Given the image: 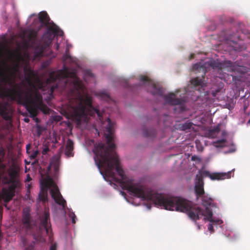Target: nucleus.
Here are the masks:
<instances>
[{"mask_svg":"<svg viewBox=\"0 0 250 250\" xmlns=\"http://www.w3.org/2000/svg\"><path fill=\"white\" fill-rule=\"evenodd\" d=\"M213 96H215V95L214 93H212Z\"/></svg>","mask_w":250,"mask_h":250,"instance_id":"44","label":"nucleus"},{"mask_svg":"<svg viewBox=\"0 0 250 250\" xmlns=\"http://www.w3.org/2000/svg\"><path fill=\"white\" fill-rule=\"evenodd\" d=\"M240 31L236 28L233 27L230 30L224 31L221 33L220 40L225 41L227 43L230 44L229 47H233L231 44H237L239 41H241V36L239 34Z\"/></svg>","mask_w":250,"mask_h":250,"instance_id":"7","label":"nucleus"},{"mask_svg":"<svg viewBox=\"0 0 250 250\" xmlns=\"http://www.w3.org/2000/svg\"><path fill=\"white\" fill-rule=\"evenodd\" d=\"M191 159L192 161H195L196 160H200V159L198 157H197V156H196L195 155L194 156H192L191 157Z\"/></svg>","mask_w":250,"mask_h":250,"instance_id":"34","label":"nucleus"},{"mask_svg":"<svg viewBox=\"0 0 250 250\" xmlns=\"http://www.w3.org/2000/svg\"><path fill=\"white\" fill-rule=\"evenodd\" d=\"M121 193H122V194L123 195L125 194V193L124 192H123V191H122V192H121Z\"/></svg>","mask_w":250,"mask_h":250,"instance_id":"42","label":"nucleus"},{"mask_svg":"<svg viewBox=\"0 0 250 250\" xmlns=\"http://www.w3.org/2000/svg\"><path fill=\"white\" fill-rule=\"evenodd\" d=\"M193 69L194 70L198 71L199 70V71H202L203 74H205V68L202 65H200L199 64L196 63L193 66Z\"/></svg>","mask_w":250,"mask_h":250,"instance_id":"22","label":"nucleus"},{"mask_svg":"<svg viewBox=\"0 0 250 250\" xmlns=\"http://www.w3.org/2000/svg\"><path fill=\"white\" fill-rule=\"evenodd\" d=\"M29 146H30L29 145H27L26 148L28 149V148H29Z\"/></svg>","mask_w":250,"mask_h":250,"instance_id":"41","label":"nucleus"},{"mask_svg":"<svg viewBox=\"0 0 250 250\" xmlns=\"http://www.w3.org/2000/svg\"><path fill=\"white\" fill-rule=\"evenodd\" d=\"M219 131V129L218 128H214L209 131V134H210L211 135L213 134H216V133H218Z\"/></svg>","mask_w":250,"mask_h":250,"instance_id":"27","label":"nucleus"},{"mask_svg":"<svg viewBox=\"0 0 250 250\" xmlns=\"http://www.w3.org/2000/svg\"><path fill=\"white\" fill-rule=\"evenodd\" d=\"M85 74L88 76H89L90 77H93V74H92V73L91 72V71L89 70H87L85 71Z\"/></svg>","mask_w":250,"mask_h":250,"instance_id":"32","label":"nucleus"},{"mask_svg":"<svg viewBox=\"0 0 250 250\" xmlns=\"http://www.w3.org/2000/svg\"><path fill=\"white\" fill-rule=\"evenodd\" d=\"M5 48H0V60L2 59L3 57L4 54H3V49H5ZM6 48L10 49V48ZM0 81L2 83H4L5 84L7 83L9 80L8 77L7 76L4 74V73L1 70L0 71Z\"/></svg>","mask_w":250,"mask_h":250,"instance_id":"16","label":"nucleus"},{"mask_svg":"<svg viewBox=\"0 0 250 250\" xmlns=\"http://www.w3.org/2000/svg\"><path fill=\"white\" fill-rule=\"evenodd\" d=\"M194 56H195V54H190V56H189V60H192V59L194 58Z\"/></svg>","mask_w":250,"mask_h":250,"instance_id":"35","label":"nucleus"},{"mask_svg":"<svg viewBox=\"0 0 250 250\" xmlns=\"http://www.w3.org/2000/svg\"><path fill=\"white\" fill-rule=\"evenodd\" d=\"M26 80L29 83V84H31V82L29 78H26Z\"/></svg>","mask_w":250,"mask_h":250,"instance_id":"39","label":"nucleus"},{"mask_svg":"<svg viewBox=\"0 0 250 250\" xmlns=\"http://www.w3.org/2000/svg\"><path fill=\"white\" fill-rule=\"evenodd\" d=\"M193 123L190 121H187L184 123L177 125V129L182 131H187L191 129Z\"/></svg>","mask_w":250,"mask_h":250,"instance_id":"17","label":"nucleus"},{"mask_svg":"<svg viewBox=\"0 0 250 250\" xmlns=\"http://www.w3.org/2000/svg\"><path fill=\"white\" fill-rule=\"evenodd\" d=\"M49 151V148L48 146H45L43 148L42 153L43 155H45Z\"/></svg>","mask_w":250,"mask_h":250,"instance_id":"28","label":"nucleus"},{"mask_svg":"<svg viewBox=\"0 0 250 250\" xmlns=\"http://www.w3.org/2000/svg\"><path fill=\"white\" fill-rule=\"evenodd\" d=\"M50 189L51 197L55 202L64 208L66 206V202L63 198L59 189L50 176H47L41 182L40 191L39 199L40 201L45 202L48 201V190Z\"/></svg>","mask_w":250,"mask_h":250,"instance_id":"6","label":"nucleus"},{"mask_svg":"<svg viewBox=\"0 0 250 250\" xmlns=\"http://www.w3.org/2000/svg\"><path fill=\"white\" fill-rule=\"evenodd\" d=\"M191 84L196 89L198 87V89L200 90V88H202L205 85L204 76L202 75V77H197L192 79L190 81Z\"/></svg>","mask_w":250,"mask_h":250,"instance_id":"14","label":"nucleus"},{"mask_svg":"<svg viewBox=\"0 0 250 250\" xmlns=\"http://www.w3.org/2000/svg\"><path fill=\"white\" fill-rule=\"evenodd\" d=\"M21 239L23 246L25 247V250H35L34 242H33L31 243L29 245L27 246V240L26 237L24 236L21 235Z\"/></svg>","mask_w":250,"mask_h":250,"instance_id":"20","label":"nucleus"},{"mask_svg":"<svg viewBox=\"0 0 250 250\" xmlns=\"http://www.w3.org/2000/svg\"><path fill=\"white\" fill-rule=\"evenodd\" d=\"M156 131L153 128L143 129V135L145 137L149 138H154L156 136Z\"/></svg>","mask_w":250,"mask_h":250,"instance_id":"19","label":"nucleus"},{"mask_svg":"<svg viewBox=\"0 0 250 250\" xmlns=\"http://www.w3.org/2000/svg\"><path fill=\"white\" fill-rule=\"evenodd\" d=\"M72 46V45L66 42V45L65 47H71Z\"/></svg>","mask_w":250,"mask_h":250,"instance_id":"37","label":"nucleus"},{"mask_svg":"<svg viewBox=\"0 0 250 250\" xmlns=\"http://www.w3.org/2000/svg\"><path fill=\"white\" fill-rule=\"evenodd\" d=\"M204 183L201 179L199 178V181H195V191L196 193L197 198H199L201 196H203L205 194L204 189Z\"/></svg>","mask_w":250,"mask_h":250,"instance_id":"12","label":"nucleus"},{"mask_svg":"<svg viewBox=\"0 0 250 250\" xmlns=\"http://www.w3.org/2000/svg\"><path fill=\"white\" fill-rule=\"evenodd\" d=\"M24 120L26 123H28L30 121L28 118H25Z\"/></svg>","mask_w":250,"mask_h":250,"instance_id":"38","label":"nucleus"},{"mask_svg":"<svg viewBox=\"0 0 250 250\" xmlns=\"http://www.w3.org/2000/svg\"><path fill=\"white\" fill-rule=\"evenodd\" d=\"M140 80L144 82L148 83L149 86L151 88L150 92L153 95H159L163 96L164 93L163 88L159 85L153 83L149 79L145 76L140 77Z\"/></svg>","mask_w":250,"mask_h":250,"instance_id":"9","label":"nucleus"},{"mask_svg":"<svg viewBox=\"0 0 250 250\" xmlns=\"http://www.w3.org/2000/svg\"><path fill=\"white\" fill-rule=\"evenodd\" d=\"M33 89L24 90L19 84H15L11 88L0 87V116L5 121L11 123L13 111L9 103L5 101L7 99L25 106L32 117H36L38 110L44 114L49 113V108L43 103L42 97L35 86Z\"/></svg>","mask_w":250,"mask_h":250,"instance_id":"3","label":"nucleus"},{"mask_svg":"<svg viewBox=\"0 0 250 250\" xmlns=\"http://www.w3.org/2000/svg\"><path fill=\"white\" fill-rule=\"evenodd\" d=\"M10 41L5 35H2L0 37V47H12L9 44Z\"/></svg>","mask_w":250,"mask_h":250,"instance_id":"21","label":"nucleus"},{"mask_svg":"<svg viewBox=\"0 0 250 250\" xmlns=\"http://www.w3.org/2000/svg\"><path fill=\"white\" fill-rule=\"evenodd\" d=\"M164 99L167 104L170 105H180L183 106L185 103V100L183 99L176 98V95L173 93H170L164 96Z\"/></svg>","mask_w":250,"mask_h":250,"instance_id":"11","label":"nucleus"},{"mask_svg":"<svg viewBox=\"0 0 250 250\" xmlns=\"http://www.w3.org/2000/svg\"><path fill=\"white\" fill-rule=\"evenodd\" d=\"M34 16H36V15L35 14H32V15H31V17Z\"/></svg>","mask_w":250,"mask_h":250,"instance_id":"43","label":"nucleus"},{"mask_svg":"<svg viewBox=\"0 0 250 250\" xmlns=\"http://www.w3.org/2000/svg\"><path fill=\"white\" fill-rule=\"evenodd\" d=\"M208 229L210 231L211 233L214 232L213 225L210 223L208 226Z\"/></svg>","mask_w":250,"mask_h":250,"instance_id":"30","label":"nucleus"},{"mask_svg":"<svg viewBox=\"0 0 250 250\" xmlns=\"http://www.w3.org/2000/svg\"><path fill=\"white\" fill-rule=\"evenodd\" d=\"M54 169H55V171L56 172L58 169V167L57 165H55V167H54Z\"/></svg>","mask_w":250,"mask_h":250,"instance_id":"36","label":"nucleus"},{"mask_svg":"<svg viewBox=\"0 0 250 250\" xmlns=\"http://www.w3.org/2000/svg\"><path fill=\"white\" fill-rule=\"evenodd\" d=\"M15 48L17 49V53L15 54H12L11 56L15 59L16 63H17V65H19L21 62H24L25 63L28 62L30 59V56L28 53L27 52V50H25L24 55H22L21 52V49L22 48ZM24 48L27 50L28 48Z\"/></svg>","mask_w":250,"mask_h":250,"instance_id":"10","label":"nucleus"},{"mask_svg":"<svg viewBox=\"0 0 250 250\" xmlns=\"http://www.w3.org/2000/svg\"><path fill=\"white\" fill-rule=\"evenodd\" d=\"M33 28L26 31L25 39L27 44L16 47H50L55 37L63 36V32L51 20L46 11L38 14V19L34 20Z\"/></svg>","mask_w":250,"mask_h":250,"instance_id":"4","label":"nucleus"},{"mask_svg":"<svg viewBox=\"0 0 250 250\" xmlns=\"http://www.w3.org/2000/svg\"><path fill=\"white\" fill-rule=\"evenodd\" d=\"M226 140L225 139H221L220 140H218L215 142L216 144H218L219 145H216V147H221L222 146L221 145V144H224L226 143Z\"/></svg>","mask_w":250,"mask_h":250,"instance_id":"26","label":"nucleus"},{"mask_svg":"<svg viewBox=\"0 0 250 250\" xmlns=\"http://www.w3.org/2000/svg\"><path fill=\"white\" fill-rule=\"evenodd\" d=\"M69 216L72 219V223L75 224L76 223L75 219L76 218V216L74 213L73 212L69 213Z\"/></svg>","mask_w":250,"mask_h":250,"instance_id":"25","label":"nucleus"},{"mask_svg":"<svg viewBox=\"0 0 250 250\" xmlns=\"http://www.w3.org/2000/svg\"><path fill=\"white\" fill-rule=\"evenodd\" d=\"M57 250V246L56 244H52L49 250Z\"/></svg>","mask_w":250,"mask_h":250,"instance_id":"31","label":"nucleus"},{"mask_svg":"<svg viewBox=\"0 0 250 250\" xmlns=\"http://www.w3.org/2000/svg\"><path fill=\"white\" fill-rule=\"evenodd\" d=\"M39 152L38 150L34 151L31 155V157L33 159H35L37 156Z\"/></svg>","mask_w":250,"mask_h":250,"instance_id":"29","label":"nucleus"},{"mask_svg":"<svg viewBox=\"0 0 250 250\" xmlns=\"http://www.w3.org/2000/svg\"><path fill=\"white\" fill-rule=\"evenodd\" d=\"M31 184H27L26 186V196H27V198L30 199V188H31Z\"/></svg>","mask_w":250,"mask_h":250,"instance_id":"24","label":"nucleus"},{"mask_svg":"<svg viewBox=\"0 0 250 250\" xmlns=\"http://www.w3.org/2000/svg\"><path fill=\"white\" fill-rule=\"evenodd\" d=\"M56 47H60V44L59 43H57Z\"/></svg>","mask_w":250,"mask_h":250,"instance_id":"40","label":"nucleus"},{"mask_svg":"<svg viewBox=\"0 0 250 250\" xmlns=\"http://www.w3.org/2000/svg\"><path fill=\"white\" fill-rule=\"evenodd\" d=\"M234 170V169H232L227 172H215L213 173H210L207 170L200 171L199 174L196 175L195 180L199 181L200 178L203 181V178L204 177H209L212 180H222L229 179L231 178L232 171Z\"/></svg>","mask_w":250,"mask_h":250,"instance_id":"8","label":"nucleus"},{"mask_svg":"<svg viewBox=\"0 0 250 250\" xmlns=\"http://www.w3.org/2000/svg\"><path fill=\"white\" fill-rule=\"evenodd\" d=\"M99 95L103 100L106 101H108L110 100V96L109 94L104 91L99 92Z\"/></svg>","mask_w":250,"mask_h":250,"instance_id":"23","label":"nucleus"},{"mask_svg":"<svg viewBox=\"0 0 250 250\" xmlns=\"http://www.w3.org/2000/svg\"><path fill=\"white\" fill-rule=\"evenodd\" d=\"M42 85H41V86H40V87H39V88H40V89H41V88H42Z\"/></svg>","mask_w":250,"mask_h":250,"instance_id":"45","label":"nucleus"},{"mask_svg":"<svg viewBox=\"0 0 250 250\" xmlns=\"http://www.w3.org/2000/svg\"><path fill=\"white\" fill-rule=\"evenodd\" d=\"M22 226L21 233L24 231L26 234H31L33 238L39 242L45 241V235H47L49 238L52 236V230L50 222V213L45 211L41 218L39 227L36 223L31 220L30 210L28 208H24L22 218Z\"/></svg>","mask_w":250,"mask_h":250,"instance_id":"5","label":"nucleus"},{"mask_svg":"<svg viewBox=\"0 0 250 250\" xmlns=\"http://www.w3.org/2000/svg\"><path fill=\"white\" fill-rule=\"evenodd\" d=\"M31 180H32V178H31V177H30V176L29 175V174H27V176H26V180H25V182H30Z\"/></svg>","mask_w":250,"mask_h":250,"instance_id":"33","label":"nucleus"},{"mask_svg":"<svg viewBox=\"0 0 250 250\" xmlns=\"http://www.w3.org/2000/svg\"><path fill=\"white\" fill-rule=\"evenodd\" d=\"M114 124L108 118V176L119 183L122 189L127 190L130 194L143 200L152 201L155 205L167 210H176L187 213L193 220L196 221L204 217L205 221L219 223L220 220L212 219L211 208L215 207L213 199L205 194L200 198L205 210L198 207H193L188 200L179 197H172L151 191L146 192L143 186L128 178L120 165V161L115 151V145L113 143Z\"/></svg>","mask_w":250,"mask_h":250,"instance_id":"1","label":"nucleus"},{"mask_svg":"<svg viewBox=\"0 0 250 250\" xmlns=\"http://www.w3.org/2000/svg\"><path fill=\"white\" fill-rule=\"evenodd\" d=\"M62 60L63 69L57 73H51L46 80V83L50 87L48 90L50 96H53L54 91L59 88L67 92L70 99L68 114L76 120L78 124H81L82 122H88V116L94 117L96 114L102 122L103 112L97 107L93 106L90 96L82 95L84 86L77 76L76 70H70L66 66L68 62L76 63L75 59L66 53L63 55Z\"/></svg>","mask_w":250,"mask_h":250,"instance_id":"2","label":"nucleus"},{"mask_svg":"<svg viewBox=\"0 0 250 250\" xmlns=\"http://www.w3.org/2000/svg\"><path fill=\"white\" fill-rule=\"evenodd\" d=\"M47 48H35V50L33 56V59L34 60L40 59V58L43 57L45 55L44 50Z\"/></svg>","mask_w":250,"mask_h":250,"instance_id":"18","label":"nucleus"},{"mask_svg":"<svg viewBox=\"0 0 250 250\" xmlns=\"http://www.w3.org/2000/svg\"><path fill=\"white\" fill-rule=\"evenodd\" d=\"M210 66L213 69L216 68L219 70H222L226 67H230L232 66V62L230 61H226L224 62H218L213 61L210 62Z\"/></svg>","mask_w":250,"mask_h":250,"instance_id":"13","label":"nucleus"},{"mask_svg":"<svg viewBox=\"0 0 250 250\" xmlns=\"http://www.w3.org/2000/svg\"><path fill=\"white\" fill-rule=\"evenodd\" d=\"M74 143L71 139H68L67 141L65 149V155L67 157H73L74 156Z\"/></svg>","mask_w":250,"mask_h":250,"instance_id":"15","label":"nucleus"}]
</instances>
